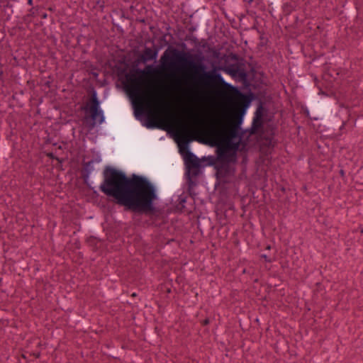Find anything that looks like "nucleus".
<instances>
[{"mask_svg": "<svg viewBox=\"0 0 363 363\" xmlns=\"http://www.w3.org/2000/svg\"><path fill=\"white\" fill-rule=\"evenodd\" d=\"M174 57L183 65L189 67L195 73H203V77L206 79L207 83H211L216 86H220L222 89L232 91L238 92V89L226 82L220 74L218 73L215 69L209 72L205 71V67L202 64L195 62L191 56L183 52H179L177 50L172 51Z\"/></svg>", "mask_w": 363, "mask_h": 363, "instance_id": "20e7f679", "label": "nucleus"}, {"mask_svg": "<svg viewBox=\"0 0 363 363\" xmlns=\"http://www.w3.org/2000/svg\"><path fill=\"white\" fill-rule=\"evenodd\" d=\"M28 4L31 5L32 4V0H28Z\"/></svg>", "mask_w": 363, "mask_h": 363, "instance_id": "f8f14e48", "label": "nucleus"}, {"mask_svg": "<svg viewBox=\"0 0 363 363\" xmlns=\"http://www.w3.org/2000/svg\"><path fill=\"white\" fill-rule=\"evenodd\" d=\"M244 96L237 101L233 106L232 117L236 125L225 127L211 125L203 128L204 136L213 145L218 146L219 164L217 165L216 175L218 179L224 183L233 181L235 174L234 162L238 153L244 155L246 145L242 142L239 134L238 125L242 123V118L248 107Z\"/></svg>", "mask_w": 363, "mask_h": 363, "instance_id": "7ed1b4c3", "label": "nucleus"}, {"mask_svg": "<svg viewBox=\"0 0 363 363\" xmlns=\"http://www.w3.org/2000/svg\"><path fill=\"white\" fill-rule=\"evenodd\" d=\"M101 190L126 209L139 213L152 211L157 199L156 187L147 178L136 174L128 177L113 168L106 170Z\"/></svg>", "mask_w": 363, "mask_h": 363, "instance_id": "f03ea898", "label": "nucleus"}, {"mask_svg": "<svg viewBox=\"0 0 363 363\" xmlns=\"http://www.w3.org/2000/svg\"><path fill=\"white\" fill-rule=\"evenodd\" d=\"M170 57L169 55V54L167 53V52L166 51L163 55L161 57V62H162V64L163 65L164 67H173L174 66V63L173 62H169L170 61Z\"/></svg>", "mask_w": 363, "mask_h": 363, "instance_id": "9d476101", "label": "nucleus"}, {"mask_svg": "<svg viewBox=\"0 0 363 363\" xmlns=\"http://www.w3.org/2000/svg\"><path fill=\"white\" fill-rule=\"evenodd\" d=\"M189 116L191 122L194 125L198 127H201L203 125V120L201 116L196 112L191 111L189 112Z\"/></svg>", "mask_w": 363, "mask_h": 363, "instance_id": "1a4fd4ad", "label": "nucleus"}, {"mask_svg": "<svg viewBox=\"0 0 363 363\" xmlns=\"http://www.w3.org/2000/svg\"><path fill=\"white\" fill-rule=\"evenodd\" d=\"M262 125V117L258 113H257L256 116L253 119V126L255 128L258 129Z\"/></svg>", "mask_w": 363, "mask_h": 363, "instance_id": "9b49d317", "label": "nucleus"}, {"mask_svg": "<svg viewBox=\"0 0 363 363\" xmlns=\"http://www.w3.org/2000/svg\"><path fill=\"white\" fill-rule=\"evenodd\" d=\"M137 77L133 74L125 75V89L131 99L136 116L147 113L149 118L148 128L166 129L174 126L176 116L164 96L159 93L150 82L144 77L151 76L156 72L152 65L146 66L145 69H137Z\"/></svg>", "mask_w": 363, "mask_h": 363, "instance_id": "f257e3e1", "label": "nucleus"}, {"mask_svg": "<svg viewBox=\"0 0 363 363\" xmlns=\"http://www.w3.org/2000/svg\"><path fill=\"white\" fill-rule=\"evenodd\" d=\"M225 72L232 77L242 76L243 72L241 69L235 65H231L228 67L225 70Z\"/></svg>", "mask_w": 363, "mask_h": 363, "instance_id": "6e6552de", "label": "nucleus"}, {"mask_svg": "<svg viewBox=\"0 0 363 363\" xmlns=\"http://www.w3.org/2000/svg\"><path fill=\"white\" fill-rule=\"evenodd\" d=\"M84 109L89 111L91 118L93 121L89 125L91 128H93L96 123L101 124L104 122L105 118L104 111L100 108L99 101L96 92L93 93L87 106L84 107Z\"/></svg>", "mask_w": 363, "mask_h": 363, "instance_id": "39448f33", "label": "nucleus"}, {"mask_svg": "<svg viewBox=\"0 0 363 363\" xmlns=\"http://www.w3.org/2000/svg\"><path fill=\"white\" fill-rule=\"evenodd\" d=\"M189 138L186 135L181 134L179 136V146L182 152H186V161L189 164V168L191 167L198 171L199 167V162L196 157L188 150Z\"/></svg>", "mask_w": 363, "mask_h": 363, "instance_id": "423d86ee", "label": "nucleus"}, {"mask_svg": "<svg viewBox=\"0 0 363 363\" xmlns=\"http://www.w3.org/2000/svg\"><path fill=\"white\" fill-rule=\"evenodd\" d=\"M157 57V52L152 50L151 48H145L143 55V60L144 62L154 60Z\"/></svg>", "mask_w": 363, "mask_h": 363, "instance_id": "0eeeda50", "label": "nucleus"}, {"mask_svg": "<svg viewBox=\"0 0 363 363\" xmlns=\"http://www.w3.org/2000/svg\"><path fill=\"white\" fill-rule=\"evenodd\" d=\"M97 4H101V0H98Z\"/></svg>", "mask_w": 363, "mask_h": 363, "instance_id": "ddd939ff", "label": "nucleus"}]
</instances>
